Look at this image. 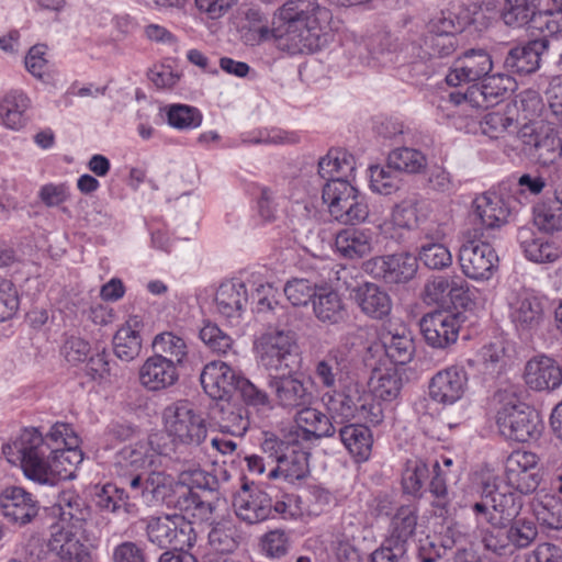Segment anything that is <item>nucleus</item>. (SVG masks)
I'll return each mask as SVG.
<instances>
[{"instance_id":"62","label":"nucleus","mask_w":562,"mask_h":562,"mask_svg":"<svg viewBox=\"0 0 562 562\" xmlns=\"http://www.w3.org/2000/svg\"><path fill=\"white\" fill-rule=\"evenodd\" d=\"M168 123L177 130H193L201 125V112L191 105L172 104L167 112Z\"/></svg>"},{"instance_id":"36","label":"nucleus","mask_w":562,"mask_h":562,"mask_svg":"<svg viewBox=\"0 0 562 562\" xmlns=\"http://www.w3.org/2000/svg\"><path fill=\"white\" fill-rule=\"evenodd\" d=\"M215 418L221 432L235 437H243L250 426L247 407L240 402L228 398L217 403Z\"/></svg>"},{"instance_id":"58","label":"nucleus","mask_w":562,"mask_h":562,"mask_svg":"<svg viewBox=\"0 0 562 562\" xmlns=\"http://www.w3.org/2000/svg\"><path fill=\"white\" fill-rule=\"evenodd\" d=\"M199 337L213 353L218 356L235 353L233 338L214 323H204L199 331Z\"/></svg>"},{"instance_id":"56","label":"nucleus","mask_w":562,"mask_h":562,"mask_svg":"<svg viewBox=\"0 0 562 562\" xmlns=\"http://www.w3.org/2000/svg\"><path fill=\"white\" fill-rule=\"evenodd\" d=\"M428 476V465L423 459L418 457L407 459L402 473L404 492L414 496L418 495Z\"/></svg>"},{"instance_id":"27","label":"nucleus","mask_w":562,"mask_h":562,"mask_svg":"<svg viewBox=\"0 0 562 562\" xmlns=\"http://www.w3.org/2000/svg\"><path fill=\"white\" fill-rule=\"evenodd\" d=\"M178 368L173 360L161 355H153L138 369L139 383L151 392L166 390L178 382Z\"/></svg>"},{"instance_id":"15","label":"nucleus","mask_w":562,"mask_h":562,"mask_svg":"<svg viewBox=\"0 0 562 562\" xmlns=\"http://www.w3.org/2000/svg\"><path fill=\"white\" fill-rule=\"evenodd\" d=\"M147 536L150 542L160 548L190 549L196 540L192 522L182 515L151 518L147 525Z\"/></svg>"},{"instance_id":"44","label":"nucleus","mask_w":562,"mask_h":562,"mask_svg":"<svg viewBox=\"0 0 562 562\" xmlns=\"http://www.w3.org/2000/svg\"><path fill=\"white\" fill-rule=\"evenodd\" d=\"M368 53L370 55L368 65L386 66L391 64H409L404 60L401 49L395 48L394 40L386 32H379L372 35L367 43Z\"/></svg>"},{"instance_id":"46","label":"nucleus","mask_w":562,"mask_h":562,"mask_svg":"<svg viewBox=\"0 0 562 562\" xmlns=\"http://www.w3.org/2000/svg\"><path fill=\"white\" fill-rule=\"evenodd\" d=\"M30 106L27 95L19 90L8 92L0 102V121L11 130H20L26 123L25 112Z\"/></svg>"},{"instance_id":"26","label":"nucleus","mask_w":562,"mask_h":562,"mask_svg":"<svg viewBox=\"0 0 562 562\" xmlns=\"http://www.w3.org/2000/svg\"><path fill=\"white\" fill-rule=\"evenodd\" d=\"M240 378L232 367L223 361L206 363L200 374L204 392L217 401L228 398L237 389Z\"/></svg>"},{"instance_id":"28","label":"nucleus","mask_w":562,"mask_h":562,"mask_svg":"<svg viewBox=\"0 0 562 562\" xmlns=\"http://www.w3.org/2000/svg\"><path fill=\"white\" fill-rule=\"evenodd\" d=\"M233 506L236 516L249 524L261 522L272 516V501L268 493L246 485L235 495Z\"/></svg>"},{"instance_id":"1","label":"nucleus","mask_w":562,"mask_h":562,"mask_svg":"<svg viewBox=\"0 0 562 562\" xmlns=\"http://www.w3.org/2000/svg\"><path fill=\"white\" fill-rule=\"evenodd\" d=\"M247 23L241 29L246 45L257 46L273 41L289 54L315 53L326 47L337 30L331 11L318 0H288L272 18V26L258 10L246 13Z\"/></svg>"},{"instance_id":"33","label":"nucleus","mask_w":562,"mask_h":562,"mask_svg":"<svg viewBox=\"0 0 562 562\" xmlns=\"http://www.w3.org/2000/svg\"><path fill=\"white\" fill-rule=\"evenodd\" d=\"M370 262L374 263L381 277L390 283L409 281L418 268L417 257L407 251L375 257Z\"/></svg>"},{"instance_id":"23","label":"nucleus","mask_w":562,"mask_h":562,"mask_svg":"<svg viewBox=\"0 0 562 562\" xmlns=\"http://www.w3.org/2000/svg\"><path fill=\"white\" fill-rule=\"evenodd\" d=\"M268 386L276 404L283 409L293 411L312 404L313 393L308 386L292 374L270 375Z\"/></svg>"},{"instance_id":"8","label":"nucleus","mask_w":562,"mask_h":562,"mask_svg":"<svg viewBox=\"0 0 562 562\" xmlns=\"http://www.w3.org/2000/svg\"><path fill=\"white\" fill-rule=\"evenodd\" d=\"M322 200L330 216L342 224L361 223L369 217L367 198L351 180L327 181L323 187Z\"/></svg>"},{"instance_id":"35","label":"nucleus","mask_w":562,"mask_h":562,"mask_svg":"<svg viewBox=\"0 0 562 562\" xmlns=\"http://www.w3.org/2000/svg\"><path fill=\"white\" fill-rule=\"evenodd\" d=\"M547 49L548 41L544 38L533 40L526 45L514 47L505 58V67L519 75L535 72L540 67L541 56Z\"/></svg>"},{"instance_id":"2","label":"nucleus","mask_w":562,"mask_h":562,"mask_svg":"<svg viewBox=\"0 0 562 562\" xmlns=\"http://www.w3.org/2000/svg\"><path fill=\"white\" fill-rule=\"evenodd\" d=\"M80 439L74 428L56 423L44 437L37 428H24L11 442L2 447L7 460L19 465L26 479L55 485L61 480H72L83 460Z\"/></svg>"},{"instance_id":"34","label":"nucleus","mask_w":562,"mask_h":562,"mask_svg":"<svg viewBox=\"0 0 562 562\" xmlns=\"http://www.w3.org/2000/svg\"><path fill=\"white\" fill-rule=\"evenodd\" d=\"M52 509L59 519L55 526L69 530L81 528L82 522L90 516V509L85 501L71 490L63 491Z\"/></svg>"},{"instance_id":"6","label":"nucleus","mask_w":562,"mask_h":562,"mask_svg":"<svg viewBox=\"0 0 562 562\" xmlns=\"http://www.w3.org/2000/svg\"><path fill=\"white\" fill-rule=\"evenodd\" d=\"M501 406L496 414L499 432L509 440L527 442L540 437L543 424L539 415L514 393L499 394Z\"/></svg>"},{"instance_id":"16","label":"nucleus","mask_w":562,"mask_h":562,"mask_svg":"<svg viewBox=\"0 0 562 562\" xmlns=\"http://www.w3.org/2000/svg\"><path fill=\"white\" fill-rule=\"evenodd\" d=\"M471 509L477 526L490 525L493 529H504L518 515L519 507L512 493L494 490L483 495Z\"/></svg>"},{"instance_id":"50","label":"nucleus","mask_w":562,"mask_h":562,"mask_svg":"<svg viewBox=\"0 0 562 562\" xmlns=\"http://www.w3.org/2000/svg\"><path fill=\"white\" fill-rule=\"evenodd\" d=\"M154 355H161L173 360L177 367H183L188 359L189 348L186 340L172 331L157 334L151 342Z\"/></svg>"},{"instance_id":"51","label":"nucleus","mask_w":562,"mask_h":562,"mask_svg":"<svg viewBox=\"0 0 562 562\" xmlns=\"http://www.w3.org/2000/svg\"><path fill=\"white\" fill-rule=\"evenodd\" d=\"M316 318L322 323L338 324L346 317V310L340 295L335 291L316 294L313 301Z\"/></svg>"},{"instance_id":"31","label":"nucleus","mask_w":562,"mask_h":562,"mask_svg":"<svg viewBox=\"0 0 562 562\" xmlns=\"http://www.w3.org/2000/svg\"><path fill=\"white\" fill-rule=\"evenodd\" d=\"M349 363L346 355L339 349H331L315 366V376L321 385L329 391L344 387L346 383L356 381L349 376Z\"/></svg>"},{"instance_id":"30","label":"nucleus","mask_w":562,"mask_h":562,"mask_svg":"<svg viewBox=\"0 0 562 562\" xmlns=\"http://www.w3.org/2000/svg\"><path fill=\"white\" fill-rule=\"evenodd\" d=\"M0 508L9 521L19 525L31 522L38 514L37 501L19 486H9L1 492Z\"/></svg>"},{"instance_id":"12","label":"nucleus","mask_w":562,"mask_h":562,"mask_svg":"<svg viewBox=\"0 0 562 562\" xmlns=\"http://www.w3.org/2000/svg\"><path fill=\"white\" fill-rule=\"evenodd\" d=\"M416 527V512L409 506L400 507L391 518L382 544L371 553L370 562H404Z\"/></svg>"},{"instance_id":"47","label":"nucleus","mask_w":562,"mask_h":562,"mask_svg":"<svg viewBox=\"0 0 562 562\" xmlns=\"http://www.w3.org/2000/svg\"><path fill=\"white\" fill-rule=\"evenodd\" d=\"M381 341L386 356L395 364H406L414 356L415 346L409 331L406 328L385 331L381 335Z\"/></svg>"},{"instance_id":"11","label":"nucleus","mask_w":562,"mask_h":562,"mask_svg":"<svg viewBox=\"0 0 562 562\" xmlns=\"http://www.w3.org/2000/svg\"><path fill=\"white\" fill-rule=\"evenodd\" d=\"M524 151L541 167L562 162V137L541 120H529L517 132Z\"/></svg>"},{"instance_id":"59","label":"nucleus","mask_w":562,"mask_h":562,"mask_svg":"<svg viewBox=\"0 0 562 562\" xmlns=\"http://www.w3.org/2000/svg\"><path fill=\"white\" fill-rule=\"evenodd\" d=\"M179 483L187 487V491L182 493L183 497H186L190 496V493H195L194 490L213 491L217 480L200 467L192 465L180 472Z\"/></svg>"},{"instance_id":"48","label":"nucleus","mask_w":562,"mask_h":562,"mask_svg":"<svg viewBox=\"0 0 562 562\" xmlns=\"http://www.w3.org/2000/svg\"><path fill=\"white\" fill-rule=\"evenodd\" d=\"M369 387L371 398L392 402L400 395L402 379L395 368L375 369L371 374Z\"/></svg>"},{"instance_id":"7","label":"nucleus","mask_w":562,"mask_h":562,"mask_svg":"<svg viewBox=\"0 0 562 562\" xmlns=\"http://www.w3.org/2000/svg\"><path fill=\"white\" fill-rule=\"evenodd\" d=\"M261 449L277 465L270 470L268 477H282L288 482L302 480L308 473L307 453L303 442L283 434L278 437L266 434Z\"/></svg>"},{"instance_id":"64","label":"nucleus","mask_w":562,"mask_h":562,"mask_svg":"<svg viewBox=\"0 0 562 562\" xmlns=\"http://www.w3.org/2000/svg\"><path fill=\"white\" fill-rule=\"evenodd\" d=\"M535 514L541 525L557 530L562 528V502L559 499L546 496L535 506Z\"/></svg>"},{"instance_id":"20","label":"nucleus","mask_w":562,"mask_h":562,"mask_svg":"<svg viewBox=\"0 0 562 562\" xmlns=\"http://www.w3.org/2000/svg\"><path fill=\"white\" fill-rule=\"evenodd\" d=\"M468 382V373L463 367L449 366L432 376L429 385L430 397L437 403L452 405L463 397Z\"/></svg>"},{"instance_id":"18","label":"nucleus","mask_w":562,"mask_h":562,"mask_svg":"<svg viewBox=\"0 0 562 562\" xmlns=\"http://www.w3.org/2000/svg\"><path fill=\"white\" fill-rule=\"evenodd\" d=\"M460 316L447 311L426 314L420 321V330L425 341L432 348L446 349L459 337Z\"/></svg>"},{"instance_id":"42","label":"nucleus","mask_w":562,"mask_h":562,"mask_svg":"<svg viewBox=\"0 0 562 562\" xmlns=\"http://www.w3.org/2000/svg\"><path fill=\"white\" fill-rule=\"evenodd\" d=\"M518 240L526 258L530 261L548 263L559 258V249L544 237L538 236L531 228H520Z\"/></svg>"},{"instance_id":"53","label":"nucleus","mask_w":562,"mask_h":562,"mask_svg":"<svg viewBox=\"0 0 562 562\" xmlns=\"http://www.w3.org/2000/svg\"><path fill=\"white\" fill-rule=\"evenodd\" d=\"M469 366L476 363L486 374L501 373L506 367V348L502 340L484 345L474 360H468Z\"/></svg>"},{"instance_id":"29","label":"nucleus","mask_w":562,"mask_h":562,"mask_svg":"<svg viewBox=\"0 0 562 562\" xmlns=\"http://www.w3.org/2000/svg\"><path fill=\"white\" fill-rule=\"evenodd\" d=\"M419 201L408 198L395 204L390 217L378 225L379 233L387 239L401 240L404 232L415 229L419 224Z\"/></svg>"},{"instance_id":"24","label":"nucleus","mask_w":562,"mask_h":562,"mask_svg":"<svg viewBox=\"0 0 562 562\" xmlns=\"http://www.w3.org/2000/svg\"><path fill=\"white\" fill-rule=\"evenodd\" d=\"M335 434V427L330 418L321 411L307 406H302L294 418V425L285 432L301 442H313L321 438L331 437Z\"/></svg>"},{"instance_id":"5","label":"nucleus","mask_w":562,"mask_h":562,"mask_svg":"<svg viewBox=\"0 0 562 562\" xmlns=\"http://www.w3.org/2000/svg\"><path fill=\"white\" fill-rule=\"evenodd\" d=\"M514 81L507 75H492L484 78L482 85L472 86L464 93L454 91L442 95L438 110L447 112V116L456 114L470 115V110L487 109L512 90Z\"/></svg>"},{"instance_id":"57","label":"nucleus","mask_w":562,"mask_h":562,"mask_svg":"<svg viewBox=\"0 0 562 562\" xmlns=\"http://www.w3.org/2000/svg\"><path fill=\"white\" fill-rule=\"evenodd\" d=\"M173 477L164 472H151L147 475L140 497L148 505L162 502L172 491Z\"/></svg>"},{"instance_id":"40","label":"nucleus","mask_w":562,"mask_h":562,"mask_svg":"<svg viewBox=\"0 0 562 562\" xmlns=\"http://www.w3.org/2000/svg\"><path fill=\"white\" fill-rule=\"evenodd\" d=\"M140 328L142 319L138 316H130L116 330L113 337V351L120 360L130 362L140 353Z\"/></svg>"},{"instance_id":"37","label":"nucleus","mask_w":562,"mask_h":562,"mask_svg":"<svg viewBox=\"0 0 562 562\" xmlns=\"http://www.w3.org/2000/svg\"><path fill=\"white\" fill-rule=\"evenodd\" d=\"M474 212L482 226L498 228L507 222L510 207L501 193L487 191L475 199Z\"/></svg>"},{"instance_id":"9","label":"nucleus","mask_w":562,"mask_h":562,"mask_svg":"<svg viewBox=\"0 0 562 562\" xmlns=\"http://www.w3.org/2000/svg\"><path fill=\"white\" fill-rule=\"evenodd\" d=\"M166 434L175 446L198 447L207 437V424L187 401L167 406L162 414Z\"/></svg>"},{"instance_id":"61","label":"nucleus","mask_w":562,"mask_h":562,"mask_svg":"<svg viewBox=\"0 0 562 562\" xmlns=\"http://www.w3.org/2000/svg\"><path fill=\"white\" fill-rule=\"evenodd\" d=\"M386 166H371L369 168L370 189L382 195H391L401 187V179Z\"/></svg>"},{"instance_id":"43","label":"nucleus","mask_w":562,"mask_h":562,"mask_svg":"<svg viewBox=\"0 0 562 562\" xmlns=\"http://www.w3.org/2000/svg\"><path fill=\"white\" fill-rule=\"evenodd\" d=\"M355 165V158L351 154L340 148H333L319 159L318 173L323 179H326V182L334 179L352 181Z\"/></svg>"},{"instance_id":"4","label":"nucleus","mask_w":562,"mask_h":562,"mask_svg":"<svg viewBox=\"0 0 562 562\" xmlns=\"http://www.w3.org/2000/svg\"><path fill=\"white\" fill-rule=\"evenodd\" d=\"M323 402L331 422L342 424L351 419L378 425L383 420V408L380 403L364 394L358 382L346 383L344 387L328 391Z\"/></svg>"},{"instance_id":"13","label":"nucleus","mask_w":562,"mask_h":562,"mask_svg":"<svg viewBox=\"0 0 562 562\" xmlns=\"http://www.w3.org/2000/svg\"><path fill=\"white\" fill-rule=\"evenodd\" d=\"M462 273L474 281H488L498 268V256L493 246L481 239L479 231L464 235L458 252Z\"/></svg>"},{"instance_id":"49","label":"nucleus","mask_w":562,"mask_h":562,"mask_svg":"<svg viewBox=\"0 0 562 562\" xmlns=\"http://www.w3.org/2000/svg\"><path fill=\"white\" fill-rule=\"evenodd\" d=\"M95 502L101 510L110 512L124 518L134 516L137 512L135 504L130 502L125 491L114 484H105L97 494Z\"/></svg>"},{"instance_id":"63","label":"nucleus","mask_w":562,"mask_h":562,"mask_svg":"<svg viewBox=\"0 0 562 562\" xmlns=\"http://www.w3.org/2000/svg\"><path fill=\"white\" fill-rule=\"evenodd\" d=\"M510 549H525L537 538L538 530L532 520L516 519L506 531Z\"/></svg>"},{"instance_id":"10","label":"nucleus","mask_w":562,"mask_h":562,"mask_svg":"<svg viewBox=\"0 0 562 562\" xmlns=\"http://www.w3.org/2000/svg\"><path fill=\"white\" fill-rule=\"evenodd\" d=\"M507 317L519 336L529 337L546 322V300L536 291L520 286L506 295Z\"/></svg>"},{"instance_id":"55","label":"nucleus","mask_w":562,"mask_h":562,"mask_svg":"<svg viewBox=\"0 0 562 562\" xmlns=\"http://www.w3.org/2000/svg\"><path fill=\"white\" fill-rule=\"evenodd\" d=\"M389 167L396 171L418 173L427 165L426 156L418 149L398 147L390 151L387 156Z\"/></svg>"},{"instance_id":"19","label":"nucleus","mask_w":562,"mask_h":562,"mask_svg":"<svg viewBox=\"0 0 562 562\" xmlns=\"http://www.w3.org/2000/svg\"><path fill=\"white\" fill-rule=\"evenodd\" d=\"M537 464L536 453L524 450L513 451L505 463V476L508 485L522 494L533 492L540 483Z\"/></svg>"},{"instance_id":"45","label":"nucleus","mask_w":562,"mask_h":562,"mask_svg":"<svg viewBox=\"0 0 562 562\" xmlns=\"http://www.w3.org/2000/svg\"><path fill=\"white\" fill-rule=\"evenodd\" d=\"M339 436L346 449L358 462L367 461L372 449V434L360 424H349L340 428Z\"/></svg>"},{"instance_id":"38","label":"nucleus","mask_w":562,"mask_h":562,"mask_svg":"<svg viewBox=\"0 0 562 562\" xmlns=\"http://www.w3.org/2000/svg\"><path fill=\"white\" fill-rule=\"evenodd\" d=\"M154 451L145 441H138L120 449L114 456V468L125 476L147 469L154 461Z\"/></svg>"},{"instance_id":"3","label":"nucleus","mask_w":562,"mask_h":562,"mask_svg":"<svg viewBox=\"0 0 562 562\" xmlns=\"http://www.w3.org/2000/svg\"><path fill=\"white\" fill-rule=\"evenodd\" d=\"M469 23L465 12L452 9L442 10L426 25V31L402 43L401 53L409 64L431 63L437 58L450 56L456 50L454 34L461 32Z\"/></svg>"},{"instance_id":"39","label":"nucleus","mask_w":562,"mask_h":562,"mask_svg":"<svg viewBox=\"0 0 562 562\" xmlns=\"http://www.w3.org/2000/svg\"><path fill=\"white\" fill-rule=\"evenodd\" d=\"M353 299L360 310L374 319H383L392 311L390 295L374 283L359 285L353 290Z\"/></svg>"},{"instance_id":"22","label":"nucleus","mask_w":562,"mask_h":562,"mask_svg":"<svg viewBox=\"0 0 562 562\" xmlns=\"http://www.w3.org/2000/svg\"><path fill=\"white\" fill-rule=\"evenodd\" d=\"M493 68L491 55L484 49H469L459 56L446 76L449 86L476 81L487 76Z\"/></svg>"},{"instance_id":"25","label":"nucleus","mask_w":562,"mask_h":562,"mask_svg":"<svg viewBox=\"0 0 562 562\" xmlns=\"http://www.w3.org/2000/svg\"><path fill=\"white\" fill-rule=\"evenodd\" d=\"M522 376L533 391H553L562 384V368L551 356L538 353L527 360Z\"/></svg>"},{"instance_id":"52","label":"nucleus","mask_w":562,"mask_h":562,"mask_svg":"<svg viewBox=\"0 0 562 562\" xmlns=\"http://www.w3.org/2000/svg\"><path fill=\"white\" fill-rule=\"evenodd\" d=\"M540 2L541 0H504L501 18L510 27L531 24Z\"/></svg>"},{"instance_id":"41","label":"nucleus","mask_w":562,"mask_h":562,"mask_svg":"<svg viewBox=\"0 0 562 562\" xmlns=\"http://www.w3.org/2000/svg\"><path fill=\"white\" fill-rule=\"evenodd\" d=\"M337 251L349 259L368 256L373 249V235L370 229L345 228L335 239Z\"/></svg>"},{"instance_id":"32","label":"nucleus","mask_w":562,"mask_h":562,"mask_svg":"<svg viewBox=\"0 0 562 562\" xmlns=\"http://www.w3.org/2000/svg\"><path fill=\"white\" fill-rule=\"evenodd\" d=\"M48 548L57 562H92L89 549L69 529L53 526Z\"/></svg>"},{"instance_id":"21","label":"nucleus","mask_w":562,"mask_h":562,"mask_svg":"<svg viewBox=\"0 0 562 562\" xmlns=\"http://www.w3.org/2000/svg\"><path fill=\"white\" fill-rule=\"evenodd\" d=\"M248 299L244 281L239 279L225 280L214 294L215 312L231 324H238L246 311Z\"/></svg>"},{"instance_id":"60","label":"nucleus","mask_w":562,"mask_h":562,"mask_svg":"<svg viewBox=\"0 0 562 562\" xmlns=\"http://www.w3.org/2000/svg\"><path fill=\"white\" fill-rule=\"evenodd\" d=\"M417 259L430 270H442L452 265V255L449 248L441 243L423 244Z\"/></svg>"},{"instance_id":"14","label":"nucleus","mask_w":562,"mask_h":562,"mask_svg":"<svg viewBox=\"0 0 562 562\" xmlns=\"http://www.w3.org/2000/svg\"><path fill=\"white\" fill-rule=\"evenodd\" d=\"M255 349L268 370H289L296 358L295 339L289 330L268 329L256 340Z\"/></svg>"},{"instance_id":"17","label":"nucleus","mask_w":562,"mask_h":562,"mask_svg":"<svg viewBox=\"0 0 562 562\" xmlns=\"http://www.w3.org/2000/svg\"><path fill=\"white\" fill-rule=\"evenodd\" d=\"M547 108L536 91L521 94V110L529 120H541L551 126L562 127V77L553 78L546 91Z\"/></svg>"},{"instance_id":"54","label":"nucleus","mask_w":562,"mask_h":562,"mask_svg":"<svg viewBox=\"0 0 562 562\" xmlns=\"http://www.w3.org/2000/svg\"><path fill=\"white\" fill-rule=\"evenodd\" d=\"M211 549L221 554L233 553L239 544V535L232 520L216 522L209 532Z\"/></svg>"}]
</instances>
